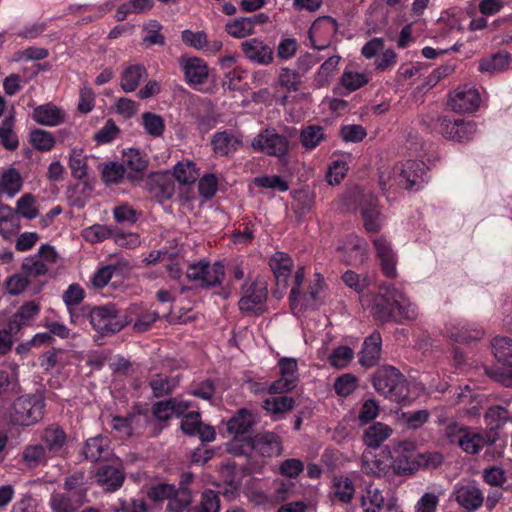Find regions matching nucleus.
Segmentation results:
<instances>
[{
  "mask_svg": "<svg viewBox=\"0 0 512 512\" xmlns=\"http://www.w3.org/2000/svg\"><path fill=\"white\" fill-rule=\"evenodd\" d=\"M425 164L423 162L408 160L401 167H395L392 171H381L379 186L383 192L394 184L407 190H418L424 182Z\"/></svg>",
  "mask_w": 512,
  "mask_h": 512,
  "instance_id": "nucleus-1",
  "label": "nucleus"
},
{
  "mask_svg": "<svg viewBox=\"0 0 512 512\" xmlns=\"http://www.w3.org/2000/svg\"><path fill=\"white\" fill-rule=\"evenodd\" d=\"M373 385L377 392L396 402L405 400L409 393L404 375L393 366L378 369L373 376Z\"/></svg>",
  "mask_w": 512,
  "mask_h": 512,
  "instance_id": "nucleus-2",
  "label": "nucleus"
},
{
  "mask_svg": "<svg viewBox=\"0 0 512 512\" xmlns=\"http://www.w3.org/2000/svg\"><path fill=\"white\" fill-rule=\"evenodd\" d=\"M45 402L40 394L22 395L14 400L9 410L13 424L30 426L43 418Z\"/></svg>",
  "mask_w": 512,
  "mask_h": 512,
  "instance_id": "nucleus-3",
  "label": "nucleus"
},
{
  "mask_svg": "<svg viewBox=\"0 0 512 512\" xmlns=\"http://www.w3.org/2000/svg\"><path fill=\"white\" fill-rule=\"evenodd\" d=\"M88 317L93 329L101 336L118 333L129 323L127 317L112 304L93 307Z\"/></svg>",
  "mask_w": 512,
  "mask_h": 512,
  "instance_id": "nucleus-4",
  "label": "nucleus"
},
{
  "mask_svg": "<svg viewBox=\"0 0 512 512\" xmlns=\"http://www.w3.org/2000/svg\"><path fill=\"white\" fill-rule=\"evenodd\" d=\"M225 276L224 266L220 262L210 264L201 260L188 266L186 277L189 281L203 289L219 286Z\"/></svg>",
  "mask_w": 512,
  "mask_h": 512,
  "instance_id": "nucleus-5",
  "label": "nucleus"
},
{
  "mask_svg": "<svg viewBox=\"0 0 512 512\" xmlns=\"http://www.w3.org/2000/svg\"><path fill=\"white\" fill-rule=\"evenodd\" d=\"M268 296L266 281L256 278L249 285L242 287V296L238 302L239 309L248 314L259 315L264 312V304Z\"/></svg>",
  "mask_w": 512,
  "mask_h": 512,
  "instance_id": "nucleus-6",
  "label": "nucleus"
},
{
  "mask_svg": "<svg viewBox=\"0 0 512 512\" xmlns=\"http://www.w3.org/2000/svg\"><path fill=\"white\" fill-rule=\"evenodd\" d=\"M434 128L446 139L465 142L470 141L476 133V123L472 121L454 120L438 117L433 120Z\"/></svg>",
  "mask_w": 512,
  "mask_h": 512,
  "instance_id": "nucleus-7",
  "label": "nucleus"
},
{
  "mask_svg": "<svg viewBox=\"0 0 512 512\" xmlns=\"http://www.w3.org/2000/svg\"><path fill=\"white\" fill-rule=\"evenodd\" d=\"M392 291H399L391 284L379 286V292L371 296V314L380 322H388L396 319L395 305L391 298Z\"/></svg>",
  "mask_w": 512,
  "mask_h": 512,
  "instance_id": "nucleus-8",
  "label": "nucleus"
},
{
  "mask_svg": "<svg viewBox=\"0 0 512 512\" xmlns=\"http://www.w3.org/2000/svg\"><path fill=\"white\" fill-rule=\"evenodd\" d=\"M252 147L270 156L283 157L288 153L289 142L285 136L277 134L275 130L267 129L253 139Z\"/></svg>",
  "mask_w": 512,
  "mask_h": 512,
  "instance_id": "nucleus-9",
  "label": "nucleus"
},
{
  "mask_svg": "<svg viewBox=\"0 0 512 512\" xmlns=\"http://www.w3.org/2000/svg\"><path fill=\"white\" fill-rule=\"evenodd\" d=\"M481 103V95L477 88L469 84L459 86L450 95V105L457 113L476 111Z\"/></svg>",
  "mask_w": 512,
  "mask_h": 512,
  "instance_id": "nucleus-10",
  "label": "nucleus"
},
{
  "mask_svg": "<svg viewBox=\"0 0 512 512\" xmlns=\"http://www.w3.org/2000/svg\"><path fill=\"white\" fill-rule=\"evenodd\" d=\"M245 447L264 457L279 456L283 450L281 437L274 432L258 433L246 438Z\"/></svg>",
  "mask_w": 512,
  "mask_h": 512,
  "instance_id": "nucleus-11",
  "label": "nucleus"
},
{
  "mask_svg": "<svg viewBox=\"0 0 512 512\" xmlns=\"http://www.w3.org/2000/svg\"><path fill=\"white\" fill-rule=\"evenodd\" d=\"M365 230L378 233L383 226L384 216L378 210L377 198L372 193H364L359 202Z\"/></svg>",
  "mask_w": 512,
  "mask_h": 512,
  "instance_id": "nucleus-12",
  "label": "nucleus"
},
{
  "mask_svg": "<svg viewBox=\"0 0 512 512\" xmlns=\"http://www.w3.org/2000/svg\"><path fill=\"white\" fill-rule=\"evenodd\" d=\"M510 419L509 411L499 405L491 406L484 414L487 435L486 441L493 445L499 438L498 430L501 429Z\"/></svg>",
  "mask_w": 512,
  "mask_h": 512,
  "instance_id": "nucleus-13",
  "label": "nucleus"
},
{
  "mask_svg": "<svg viewBox=\"0 0 512 512\" xmlns=\"http://www.w3.org/2000/svg\"><path fill=\"white\" fill-rule=\"evenodd\" d=\"M123 165L130 169L127 179L136 184L143 179V174L149 166V158L138 149L130 148L123 152Z\"/></svg>",
  "mask_w": 512,
  "mask_h": 512,
  "instance_id": "nucleus-14",
  "label": "nucleus"
},
{
  "mask_svg": "<svg viewBox=\"0 0 512 512\" xmlns=\"http://www.w3.org/2000/svg\"><path fill=\"white\" fill-rule=\"evenodd\" d=\"M373 245L383 274L388 278H395L397 259L390 243L385 237L379 236L373 239Z\"/></svg>",
  "mask_w": 512,
  "mask_h": 512,
  "instance_id": "nucleus-15",
  "label": "nucleus"
},
{
  "mask_svg": "<svg viewBox=\"0 0 512 512\" xmlns=\"http://www.w3.org/2000/svg\"><path fill=\"white\" fill-rule=\"evenodd\" d=\"M148 186L150 194L159 202L171 199L175 193L173 175L169 172L152 174Z\"/></svg>",
  "mask_w": 512,
  "mask_h": 512,
  "instance_id": "nucleus-16",
  "label": "nucleus"
},
{
  "mask_svg": "<svg viewBox=\"0 0 512 512\" xmlns=\"http://www.w3.org/2000/svg\"><path fill=\"white\" fill-rule=\"evenodd\" d=\"M456 502L467 512L480 508L484 501L482 491L473 483L459 485L454 491Z\"/></svg>",
  "mask_w": 512,
  "mask_h": 512,
  "instance_id": "nucleus-17",
  "label": "nucleus"
},
{
  "mask_svg": "<svg viewBox=\"0 0 512 512\" xmlns=\"http://www.w3.org/2000/svg\"><path fill=\"white\" fill-rule=\"evenodd\" d=\"M256 424V416L246 408L239 409L228 421L227 431L234 437V442L231 443V449L234 450L236 438L240 435L250 432L252 427Z\"/></svg>",
  "mask_w": 512,
  "mask_h": 512,
  "instance_id": "nucleus-18",
  "label": "nucleus"
},
{
  "mask_svg": "<svg viewBox=\"0 0 512 512\" xmlns=\"http://www.w3.org/2000/svg\"><path fill=\"white\" fill-rule=\"evenodd\" d=\"M241 49L251 62L268 65L273 61V49L257 38L242 42Z\"/></svg>",
  "mask_w": 512,
  "mask_h": 512,
  "instance_id": "nucleus-19",
  "label": "nucleus"
},
{
  "mask_svg": "<svg viewBox=\"0 0 512 512\" xmlns=\"http://www.w3.org/2000/svg\"><path fill=\"white\" fill-rule=\"evenodd\" d=\"M180 66L184 71L185 80L190 85L203 84L208 78V67L204 60L198 57H182Z\"/></svg>",
  "mask_w": 512,
  "mask_h": 512,
  "instance_id": "nucleus-20",
  "label": "nucleus"
},
{
  "mask_svg": "<svg viewBox=\"0 0 512 512\" xmlns=\"http://www.w3.org/2000/svg\"><path fill=\"white\" fill-rule=\"evenodd\" d=\"M382 338L379 332L375 331L368 336L363 343L360 352L359 362L366 368L375 366L381 356Z\"/></svg>",
  "mask_w": 512,
  "mask_h": 512,
  "instance_id": "nucleus-21",
  "label": "nucleus"
},
{
  "mask_svg": "<svg viewBox=\"0 0 512 512\" xmlns=\"http://www.w3.org/2000/svg\"><path fill=\"white\" fill-rule=\"evenodd\" d=\"M40 439L48 453L56 455L65 446L67 436L65 431L59 425L51 424L43 429Z\"/></svg>",
  "mask_w": 512,
  "mask_h": 512,
  "instance_id": "nucleus-22",
  "label": "nucleus"
},
{
  "mask_svg": "<svg viewBox=\"0 0 512 512\" xmlns=\"http://www.w3.org/2000/svg\"><path fill=\"white\" fill-rule=\"evenodd\" d=\"M65 112L52 103L34 108L32 118L44 126H57L65 121Z\"/></svg>",
  "mask_w": 512,
  "mask_h": 512,
  "instance_id": "nucleus-23",
  "label": "nucleus"
},
{
  "mask_svg": "<svg viewBox=\"0 0 512 512\" xmlns=\"http://www.w3.org/2000/svg\"><path fill=\"white\" fill-rule=\"evenodd\" d=\"M98 483L107 491L119 489L125 479L124 473L119 466L104 465L96 474Z\"/></svg>",
  "mask_w": 512,
  "mask_h": 512,
  "instance_id": "nucleus-24",
  "label": "nucleus"
},
{
  "mask_svg": "<svg viewBox=\"0 0 512 512\" xmlns=\"http://www.w3.org/2000/svg\"><path fill=\"white\" fill-rule=\"evenodd\" d=\"M40 306L35 301L24 303L8 322L10 330L17 334L38 315Z\"/></svg>",
  "mask_w": 512,
  "mask_h": 512,
  "instance_id": "nucleus-25",
  "label": "nucleus"
},
{
  "mask_svg": "<svg viewBox=\"0 0 512 512\" xmlns=\"http://www.w3.org/2000/svg\"><path fill=\"white\" fill-rule=\"evenodd\" d=\"M85 501L81 494L54 493L50 499V506L53 512H75Z\"/></svg>",
  "mask_w": 512,
  "mask_h": 512,
  "instance_id": "nucleus-26",
  "label": "nucleus"
},
{
  "mask_svg": "<svg viewBox=\"0 0 512 512\" xmlns=\"http://www.w3.org/2000/svg\"><path fill=\"white\" fill-rule=\"evenodd\" d=\"M211 144L215 154L219 156H228L234 153L242 144L234 134L228 131L217 132L211 139Z\"/></svg>",
  "mask_w": 512,
  "mask_h": 512,
  "instance_id": "nucleus-27",
  "label": "nucleus"
},
{
  "mask_svg": "<svg viewBox=\"0 0 512 512\" xmlns=\"http://www.w3.org/2000/svg\"><path fill=\"white\" fill-rule=\"evenodd\" d=\"M148 77L146 68L141 64L130 65L121 74L120 86L126 93L137 89L141 81Z\"/></svg>",
  "mask_w": 512,
  "mask_h": 512,
  "instance_id": "nucleus-28",
  "label": "nucleus"
},
{
  "mask_svg": "<svg viewBox=\"0 0 512 512\" xmlns=\"http://www.w3.org/2000/svg\"><path fill=\"white\" fill-rule=\"evenodd\" d=\"M83 454L87 460L92 462L107 459L109 455L108 440L102 436L89 438L85 443Z\"/></svg>",
  "mask_w": 512,
  "mask_h": 512,
  "instance_id": "nucleus-29",
  "label": "nucleus"
},
{
  "mask_svg": "<svg viewBox=\"0 0 512 512\" xmlns=\"http://www.w3.org/2000/svg\"><path fill=\"white\" fill-rule=\"evenodd\" d=\"M487 435L485 433L480 434L473 432L469 427L464 434H461L458 438L457 445L468 454H478L480 450L485 446L489 445L486 441Z\"/></svg>",
  "mask_w": 512,
  "mask_h": 512,
  "instance_id": "nucleus-30",
  "label": "nucleus"
},
{
  "mask_svg": "<svg viewBox=\"0 0 512 512\" xmlns=\"http://www.w3.org/2000/svg\"><path fill=\"white\" fill-rule=\"evenodd\" d=\"M392 434V429L381 422L369 426L363 435L364 443L370 448H378Z\"/></svg>",
  "mask_w": 512,
  "mask_h": 512,
  "instance_id": "nucleus-31",
  "label": "nucleus"
},
{
  "mask_svg": "<svg viewBox=\"0 0 512 512\" xmlns=\"http://www.w3.org/2000/svg\"><path fill=\"white\" fill-rule=\"evenodd\" d=\"M270 266L276 278L277 285L283 284L285 287L292 268V259L283 252H277L271 259Z\"/></svg>",
  "mask_w": 512,
  "mask_h": 512,
  "instance_id": "nucleus-32",
  "label": "nucleus"
},
{
  "mask_svg": "<svg viewBox=\"0 0 512 512\" xmlns=\"http://www.w3.org/2000/svg\"><path fill=\"white\" fill-rule=\"evenodd\" d=\"M332 493L342 503H350L354 497L353 481L347 476H335L332 479Z\"/></svg>",
  "mask_w": 512,
  "mask_h": 512,
  "instance_id": "nucleus-33",
  "label": "nucleus"
},
{
  "mask_svg": "<svg viewBox=\"0 0 512 512\" xmlns=\"http://www.w3.org/2000/svg\"><path fill=\"white\" fill-rule=\"evenodd\" d=\"M153 0H129L121 4L116 11L117 21H123L129 14H142L153 7Z\"/></svg>",
  "mask_w": 512,
  "mask_h": 512,
  "instance_id": "nucleus-34",
  "label": "nucleus"
},
{
  "mask_svg": "<svg viewBox=\"0 0 512 512\" xmlns=\"http://www.w3.org/2000/svg\"><path fill=\"white\" fill-rule=\"evenodd\" d=\"M300 143L305 149L316 148L322 141L326 140L324 128L319 125H309L300 132Z\"/></svg>",
  "mask_w": 512,
  "mask_h": 512,
  "instance_id": "nucleus-35",
  "label": "nucleus"
},
{
  "mask_svg": "<svg viewBox=\"0 0 512 512\" xmlns=\"http://www.w3.org/2000/svg\"><path fill=\"white\" fill-rule=\"evenodd\" d=\"M173 179H176L180 184H193L199 177L196 165L192 161L179 162L174 167Z\"/></svg>",
  "mask_w": 512,
  "mask_h": 512,
  "instance_id": "nucleus-36",
  "label": "nucleus"
},
{
  "mask_svg": "<svg viewBox=\"0 0 512 512\" xmlns=\"http://www.w3.org/2000/svg\"><path fill=\"white\" fill-rule=\"evenodd\" d=\"M492 349L498 362L512 367V339L496 337L492 342Z\"/></svg>",
  "mask_w": 512,
  "mask_h": 512,
  "instance_id": "nucleus-37",
  "label": "nucleus"
},
{
  "mask_svg": "<svg viewBox=\"0 0 512 512\" xmlns=\"http://www.w3.org/2000/svg\"><path fill=\"white\" fill-rule=\"evenodd\" d=\"M391 298L393 303H396L395 312L397 311V314L401 319H416L418 315L416 306L409 302L402 292L392 291Z\"/></svg>",
  "mask_w": 512,
  "mask_h": 512,
  "instance_id": "nucleus-38",
  "label": "nucleus"
},
{
  "mask_svg": "<svg viewBox=\"0 0 512 512\" xmlns=\"http://www.w3.org/2000/svg\"><path fill=\"white\" fill-rule=\"evenodd\" d=\"M225 31L237 39L245 38L255 33V30L252 29L251 21L247 17H238L228 21L225 25Z\"/></svg>",
  "mask_w": 512,
  "mask_h": 512,
  "instance_id": "nucleus-39",
  "label": "nucleus"
},
{
  "mask_svg": "<svg viewBox=\"0 0 512 512\" xmlns=\"http://www.w3.org/2000/svg\"><path fill=\"white\" fill-rule=\"evenodd\" d=\"M362 507L365 512H380L384 507L382 491L372 484L367 486L366 495L362 497Z\"/></svg>",
  "mask_w": 512,
  "mask_h": 512,
  "instance_id": "nucleus-40",
  "label": "nucleus"
},
{
  "mask_svg": "<svg viewBox=\"0 0 512 512\" xmlns=\"http://www.w3.org/2000/svg\"><path fill=\"white\" fill-rule=\"evenodd\" d=\"M47 452L42 444L28 445L22 452V459L28 467L34 468L46 461Z\"/></svg>",
  "mask_w": 512,
  "mask_h": 512,
  "instance_id": "nucleus-41",
  "label": "nucleus"
},
{
  "mask_svg": "<svg viewBox=\"0 0 512 512\" xmlns=\"http://www.w3.org/2000/svg\"><path fill=\"white\" fill-rule=\"evenodd\" d=\"M69 167L74 178L82 180L88 174L87 157L82 149H73L69 156Z\"/></svg>",
  "mask_w": 512,
  "mask_h": 512,
  "instance_id": "nucleus-42",
  "label": "nucleus"
},
{
  "mask_svg": "<svg viewBox=\"0 0 512 512\" xmlns=\"http://www.w3.org/2000/svg\"><path fill=\"white\" fill-rule=\"evenodd\" d=\"M14 123V116L9 115L0 126V140L2 145L8 150H15L19 145L18 137L13 131Z\"/></svg>",
  "mask_w": 512,
  "mask_h": 512,
  "instance_id": "nucleus-43",
  "label": "nucleus"
},
{
  "mask_svg": "<svg viewBox=\"0 0 512 512\" xmlns=\"http://www.w3.org/2000/svg\"><path fill=\"white\" fill-rule=\"evenodd\" d=\"M192 503V493L189 488H178L167 504L169 512H183Z\"/></svg>",
  "mask_w": 512,
  "mask_h": 512,
  "instance_id": "nucleus-44",
  "label": "nucleus"
},
{
  "mask_svg": "<svg viewBox=\"0 0 512 512\" xmlns=\"http://www.w3.org/2000/svg\"><path fill=\"white\" fill-rule=\"evenodd\" d=\"M0 187L10 196L18 193L22 188V179L15 168L5 170L0 177Z\"/></svg>",
  "mask_w": 512,
  "mask_h": 512,
  "instance_id": "nucleus-45",
  "label": "nucleus"
},
{
  "mask_svg": "<svg viewBox=\"0 0 512 512\" xmlns=\"http://www.w3.org/2000/svg\"><path fill=\"white\" fill-rule=\"evenodd\" d=\"M149 385L154 397L161 398L173 392L176 381L162 374H156L150 380Z\"/></svg>",
  "mask_w": 512,
  "mask_h": 512,
  "instance_id": "nucleus-46",
  "label": "nucleus"
},
{
  "mask_svg": "<svg viewBox=\"0 0 512 512\" xmlns=\"http://www.w3.org/2000/svg\"><path fill=\"white\" fill-rule=\"evenodd\" d=\"M324 280L320 274H315V280L312 282L305 294L306 307L317 308L323 300Z\"/></svg>",
  "mask_w": 512,
  "mask_h": 512,
  "instance_id": "nucleus-47",
  "label": "nucleus"
},
{
  "mask_svg": "<svg viewBox=\"0 0 512 512\" xmlns=\"http://www.w3.org/2000/svg\"><path fill=\"white\" fill-rule=\"evenodd\" d=\"M295 400L288 396L267 398L263 402V408L272 414H282L293 409Z\"/></svg>",
  "mask_w": 512,
  "mask_h": 512,
  "instance_id": "nucleus-48",
  "label": "nucleus"
},
{
  "mask_svg": "<svg viewBox=\"0 0 512 512\" xmlns=\"http://www.w3.org/2000/svg\"><path fill=\"white\" fill-rule=\"evenodd\" d=\"M302 75L297 70L288 67L281 69L279 74V84L289 92H297L301 85Z\"/></svg>",
  "mask_w": 512,
  "mask_h": 512,
  "instance_id": "nucleus-49",
  "label": "nucleus"
},
{
  "mask_svg": "<svg viewBox=\"0 0 512 512\" xmlns=\"http://www.w3.org/2000/svg\"><path fill=\"white\" fill-rule=\"evenodd\" d=\"M30 141L40 151H50L55 145L54 136L45 130L35 129L30 133Z\"/></svg>",
  "mask_w": 512,
  "mask_h": 512,
  "instance_id": "nucleus-50",
  "label": "nucleus"
},
{
  "mask_svg": "<svg viewBox=\"0 0 512 512\" xmlns=\"http://www.w3.org/2000/svg\"><path fill=\"white\" fill-rule=\"evenodd\" d=\"M143 126L147 134L152 137H160L164 132V120L160 115L146 112L142 115Z\"/></svg>",
  "mask_w": 512,
  "mask_h": 512,
  "instance_id": "nucleus-51",
  "label": "nucleus"
},
{
  "mask_svg": "<svg viewBox=\"0 0 512 512\" xmlns=\"http://www.w3.org/2000/svg\"><path fill=\"white\" fill-rule=\"evenodd\" d=\"M35 203L36 197L31 193H26L17 200V212L26 219H34L39 214Z\"/></svg>",
  "mask_w": 512,
  "mask_h": 512,
  "instance_id": "nucleus-52",
  "label": "nucleus"
},
{
  "mask_svg": "<svg viewBox=\"0 0 512 512\" xmlns=\"http://www.w3.org/2000/svg\"><path fill=\"white\" fill-rule=\"evenodd\" d=\"M450 338L459 343H471L480 340L484 332L480 329H468L466 327H452L450 329Z\"/></svg>",
  "mask_w": 512,
  "mask_h": 512,
  "instance_id": "nucleus-53",
  "label": "nucleus"
},
{
  "mask_svg": "<svg viewBox=\"0 0 512 512\" xmlns=\"http://www.w3.org/2000/svg\"><path fill=\"white\" fill-rule=\"evenodd\" d=\"M22 270L27 277H39L48 272V267L43 260L34 255L23 260Z\"/></svg>",
  "mask_w": 512,
  "mask_h": 512,
  "instance_id": "nucleus-54",
  "label": "nucleus"
},
{
  "mask_svg": "<svg viewBox=\"0 0 512 512\" xmlns=\"http://www.w3.org/2000/svg\"><path fill=\"white\" fill-rule=\"evenodd\" d=\"M393 470L398 475L411 474L418 469L416 455H400L392 464Z\"/></svg>",
  "mask_w": 512,
  "mask_h": 512,
  "instance_id": "nucleus-55",
  "label": "nucleus"
},
{
  "mask_svg": "<svg viewBox=\"0 0 512 512\" xmlns=\"http://www.w3.org/2000/svg\"><path fill=\"white\" fill-rule=\"evenodd\" d=\"M64 489L67 493L74 495L81 494L86 499L87 488L85 486V476L82 472H76L65 479Z\"/></svg>",
  "mask_w": 512,
  "mask_h": 512,
  "instance_id": "nucleus-56",
  "label": "nucleus"
},
{
  "mask_svg": "<svg viewBox=\"0 0 512 512\" xmlns=\"http://www.w3.org/2000/svg\"><path fill=\"white\" fill-rule=\"evenodd\" d=\"M220 498L213 490H205L202 493L201 501L198 506L194 508V512H219Z\"/></svg>",
  "mask_w": 512,
  "mask_h": 512,
  "instance_id": "nucleus-57",
  "label": "nucleus"
},
{
  "mask_svg": "<svg viewBox=\"0 0 512 512\" xmlns=\"http://www.w3.org/2000/svg\"><path fill=\"white\" fill-rule=\"evenodd\" d=\"M358 386V379L349 373L336 378L334 389L339 396L346 397L350 395Z\"/></svg>",
  "mask_w": 512,
  "mask_h": 512,
  "instance_id": "nucleus-58",
  "label": "nucleus"
},
{
  "mask_svg": "<svg viewBox=\"0 0 512 512\" xmlns=\"http://www.w3.org/2000/svg\"><path fill=\"white\" fill-rule=\"evenodd\" d=\"M83 236L90 242H101L114 236V230L107 225L96 224L84 230Z\"/></svg>",
  "mask_w": 512,
  "mask_h": 512,
  "instance_id": "nucleus-59",
  "label": "nucleus"
},
{
  "mask_svg": "<svg viewBox=\"0 0 512 512\" xmlns=\"http://www.w3.org/2000/svg\"><path fill=\"white\" fill-rule=\"evenodd\" d=\"M341 84L349 91H355L368 83L365 74L353 71H344L341 76Z\"/></svg>",
  "mask_w": 512,
  "mask_h": 512,
  "instance_id": "nucleus-60",
  "label": "nucleus"
},
{
  "mask_svg": "<svg viewBox=\"0 0 512 512\" xmlns=\"http://www.w3.org/2000/svg\"><path fill=\"white\" fill-rule=\"evenodd\" d=\"M176 487L172 484L161 483L151 487L147 496L154 502H160L164 500H170V498L175 494Z\"/></svg>",
  "mask_w": 512,
  "mask_h": 512,
  "instance_id": "nucleus-61",
  "label": "nucleus"
},
{
  "mask_svg": "<svg viewBox=\"0 0 512 512\" xmlns=\"http://www.w3.org/2000/svg\"><path fill=\"white\" fill-rule=\"evenodd\" d=\"M353 358V351L348 346H340L336 348L328 358L331 366L336 368H344Z\"/></svg>",
  "mask_w": 512,
  "mask_h": 512,
  "instance_id": "nucleus-62",
  "label": "nucleus"
},
{
  "mask_svg": "<svg viewBox=\"0 0 512 512\" xmlns=\"http://www.w3.org/2000/svg\"><path fill=\"white\" fill-rule=\"evenodd\" d=\"M181 38L186 45L198 50H202L208 45L207 34L204 31L193 32L191 30H184Z\"/></svg>",
  "mask_w": 512,
  "mask_h": 512,
  "instance_id": "nucleus-63",
  "label": "nucleus"
},
{
  "mask_svg": "<svg viewBox=\"0 0 512 512\" xmlns=\"http://www.w3.org/2000/svg\"><path fill=\"white\" fill-rule=\"evenodd\" d=\"M120 130L112 119H109L105 125L95 133L93 139L98 144H107L113 141L119 134Z\"/></svg>",
  "mask_w": 512,
  "mask_h": 512,
  "instance_id": "nucleus-64",
  "label": "nucleus"
}]
</instances>
